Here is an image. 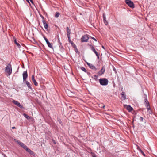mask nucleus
Masks as SVG:
<instances>
[{"mask_svg": "<svg viewBox=\"0 0 157 157\" xmlns=\"http://www.w3.org/2000/svg\"><path fill=\"white\" fill-rule=\"evenodd\" d=\"M5 71L7 73V76L10 75L12 72V68L11 64L10 63L7 65L5 68Z\"/></svg>", "mask_w": 157, "mask_h": 157, "instance_id": "nucleus-1", "label": "nucleus"}, {"mask_svg": "<svg viewBox=\"0 0 157 157\" xmlns=\"http://www.w3.org/2000/svg\"><path fill=\"white\" fill-rule=\"evenodd\" d=\"M99 80L100 84L103 86L107 85L109 82L108 80L105 78H100Z\"/></svg>", "mask_w": 157, "mask_h": 157, "instance_id": "nucleus-2", "label": "nucleus"}, {"mask_svg": "<svg viewBox=\"0 0 157 157\" xmlns=\"http://www.w3.org/2000/svg\"><path fill=\"white\" fill-rule=\"evenodd\" d=\"M125 2L128 6L132 8L134 7V4L133 2L130 0H125Z\"/></svg>", "mask_w": 157, "mask_h": 157, "instance_id": "nucleus-3", "label": "nucleus"}, {"mask_svg": "<svg viewBox=\"0 0 157 157\" xmlns=\"http://www.w3.org/2000/svg\"><path fill=\"white\" fill-rule=\"evenodd\" d=\"M89 37L87 35H84L81 38V41L82 42H87L88 40Z\"/></svg>", "mask_w": 157, "mask_h": 157, "instance_id": "nucleus-4", "label": "nucleus"}, {"mask_svg": "<svg viewBox=\"0 0 157 157\" xmlns=\"http://www.w3.org/2000/svg\"><path fill=\"white\" fill-rule=\"evenodd\" d=\"M16 141L17 143V144L20 145L21 147H22L23 148H24L25 150L26 149V148L28 147L25 145L24 143L21 142L20 141L18 140H16Z\"/></svg>", "mask_w": 157, "mask_h": 157, "instance_id": "nucleus-5", "label": "nucleus"}, {"mask_svg": "<svg viewBox=\"0 0 157 157\" xmlns=\"http://www.w3.org/2000/svg\"><path fill=\"white\" fill-rule=\"evenodd\" d=\"M105 71V66L102 67L101 70L98 72V74L99 75H102L104 73Z\"/></svg>", "mask_w": 157, "mask_h": 157, "instance_id": "nucleus-6", "label": "nucleus"}, {"mask_svg": "<svg viewBox=\"0 0 157 157\" xmlns=\"http://www.w3.org/2000/svg\"><path fill=\"white\" fill-rule=\"evenodd\" d=\"M12 102L14 104H15L16 105L19 107L21 108L23 107V106L21 105L20 103L16 101L13 100V101Z\"/></svg>", "mask_w": 157, "mask_h": 157, "instance_id": "nucleus-7", "label": "nucleus"}, {"mask_svg": "<svg viewBox=\"0 0 157 157\" xmlns=\"http://www.w3.org/2000/svg\"><path fill=\"white\" fill-rule=\"evenodd\" d=\"M42 18H43V20H42V22H43L44 27L45 29H48V24L46 23L44 19V17L43 16H42Z\"/></svg>", "mask_w": 157, "mask_h": 157, "instance_id": "nucleus-8", "label": "nucleus"}, {"mask_svg": "<svg viewBox=\"0 0 157 157\" xmlns=\"http://www.w3.org/2000/svg\"><path fill=\"white\" fill-rule=\"evenodd\" d=\"M44 38L45 40L46 43H47L48 46L52 48H53V47L51 44L49 42L48 40V39L45 36L44 37Z\"/></svg>", "mask_w": 157, "mask_h": 157, "instance_id": "nucleus-9", "label": "nucleus"}, {"mask_svg": "<svg viewBox=\"0 0 157 157\" xmlns=\"http://www.w3.org/2000/svg\"><path fill=\"white\" fill-rule=\"evenodd\" d=\"M27 77L28 74L27 71H24L23 73V80L24 81H25Z\"/></svg>", "mask_w": 157, "mask_h": 157, "instance_id": "nucleus-10", "label": "nucleus"}, {"mask_svg": "<svg viewBox=\"0 0 157 157\" xmlns=\"http://www.w3.org/2000/svg\"><path fill=\"white\" fill-rule=\"evenodd\" d=\"M124 106L125 107L128 111L129 112H131L132 111L133 109V108L129 105H125Z\"/></svg>", "mask_w": 157, "mask_h": 157, "instance_id": "nucleus-11", "label": "nucleus"}, {"mask_svg": "<svg viewBox=\"0 0 157 157\" xmlns=\"http://www.w3.org/2000/svg\"><path fill=\"white\" fill-rule=\"evenodd\" d=\"M32 80L35 85L36 86H37L38 84L35 79L34 76L33 75H32Z\"/></svg>", "mask_w": 157, "mask_h": 157, "instance_id": "nucleus-12", "label": "nucleus"}, {"mask_svg": "<svg viewBox=\"0 0 157 157\" xmlns=\"http://www.w3.org/2000/svg\"><path fill=\"white\" fill-rule=\"evenodd\" d=\"M103 19L104 22L105 23V25H107L108 24V22L106 20V17L105 16L104 13L103 15Z\"/></svg>", "mask_w": 157, "mask_h": 157, "instance_id": "nucleus-13", "label": "nucleus"}, {"mask_svg": "<svg viewBox=\"0 0 157 157\" xmlns=\"http://www.w3.org/2000/svg\"><path fill=\"white\" fill-rule=\"evenodd\" d=\"M25 150L31 155L33 156L35 155L33 151H31L30 149L28 148V147H27Z\"/></svg>", "mask_w": 157, "mask_h": 157, "instance_id": "nucleus-14", "label": "nucleus"}, {"mask_svg": "<svg viewBox=\"0 0 157 157\" xmlns=\"http://www.w3.org/2000/svg\"><path fill=\"white\" fill-rule=\"evenodd\" d=\"M87 64L89 66L90 68L92 69H96L95 67L92 64L88 62H87Z\"/></svg>", "mask_w": 157, "mask_h": 157, "instance_id": "nucleus-15", "label": "nucleus"}, {"mask_svg": "<svg viewBox=\"0 0 157 157\" xmlns=\"http://www.w3.org/2000/svg\"><path fill=\"white\" fill-rule=\"evenodd\" d=\"M67 37L70 36L71 30L68 27H67Z\"/></svg>", "mask_w": 157, "mask_h": 157, "instance_id": "nucleus-16", "label": "nucleus"}, {"mask_svg": "<svg viewBox=\"0 0 157 157\" xmlns=\"http://www.w3.org/2000/svg\"><path fill=\"white\" fill-rule=\"evenodd\" d=\"M144 102L145 105L146 107H148L149 106V103L147 98L144 99Z\"/></svg>", "mask_w": 157, "mask_h": 157, "instance_id": "nucleus-17", "label": "nucleus"}, {"mask_svg": "<svg viewBox=\"0 0 157 157\" xmlns=\"http://www.w3.org/2000/svg\"><path fill=\"white\" fill-rule=\"evenodd\" d=\"M25 84L27 85V87L31 89H32V88L31 87V85L27 81H25Z\"/></svg>", "mask_w": 157, "mask_h": 157, "instance_id": "nucleus-18", "label": "nucleus"}, {"mask_svg": "<svg viewBox=\"0 0 157 157\" xmlns=\"http://www.w3.org/2000/svg\"><path fill=\"white\" fill-rule=\"evenodd\" d=\"M14 43L17 46L18 48H21V45H20V44H19V43L17 42V40L16 39H14Z\"/></svg>", "mask_w": 157, "mask_h": 157, "instance_id": "nucleus-19", "label": "nucleus"}, {"mask_svg": "<svg viewBox=\"0 0 157 157\" xmlns=\"http://www.w3.org/2000/svg\"><path fill=\"white\" fill-rule=\"evenodd\" d=\"M121 95L122 96L121 97L123 98V100H125L126 99V96L125 95V92H122L121 93Z\"/></svg>", "mask_w": 157, "mask_h": 157, "instance_id": "nucleus-20", "label": "nucleus"}, {"mask_svg": "<svg viewBox=\"0 0 157 157\" xmlns=\"http://www.w3.org/2000/svg\"><path fill=\"white\" fill-rule=\"evenodd\" d=\"M23 116L28 120H29L32 118V117L29 116L28 115L25 113L23 114Z\"/></svg>", "mask_w": 157, "mask_h": 157, "instance_id": "nucleus-21", "label": "nucleus"}, {"mask_svg": "<svg viewBox=\"0 0 157 157\" xmlns=\"http://www.w3.org/2000/svg\"><path fill=\"white\" fill-rule=\"evenodd\" d=\"M137 149L143 154L144 156H145V155L144 152L142 151L140 148L138 146H137Z\"/></svg>", "mask_w": 157, "mask_h": 157, "instance_id": "nucleus-22", "label": "nucleus"}, {"mask_svg": "<svg viewBox=\"0 0 157 157\" xmlns=\"http://www.w3.org/2000/svg\"><path fill=\"white\" fill-rule=\"evenodd\" d=\"M96 55V56L97 57L98 59H99V54H98V52L96 51V50L95 49L94 51H93Z\"/></svg>", "mask_w": 157, "mask_h": 157, "instance_id": "nucleus-23", "label": "nucleus"}, {"mask_svg": "<svg viewBox=\"0 0 157 157\" xmlns=\"http://www.w3.org/2000/svg\"><path fill=\"white\" fill-rule=\"evenodd\" d=\"M147 110L148 112H149V114L151 113V111L150 108V106L148 107H147Z\"/></svg>", "mask_w": 157, "mask_h": 157, "instance_id": "nucleus-24", "label": "nucleus"}, {"mask_svg": "<svg viewBox=\"0 0 157 157\" xmlns=\"http://www.w3.org/2000/svg\"><path fill=\"white\" fill-rule=\"evenodd\" d=\"M68 40L69 42L72 45H73L74 44V43L71 41V40L70 39V36L68 37Z\"/></svg>", "mask_w": 157, "mask_h": 157, "instance_id": "nucleus-25", "label": "nucleus"}, {"mask_svg": "<svg viewBox=\"0 0 157 157\" xmlns=\"http://www.w3.org/2000/svg\"><path fill=\"white\" fill-rule=\"evenodd\" d=\"M81 69L84 72H87V70H86V69H85V68H84V67H81Z\"/></svg>", "mask_w": 157, "mask_h": 157, "instance_id": "nucleus-26", "label": "nucleus"}, {"mask_svg": "<svg viewBox=\"0 0 157 157\" xmlns=\"http://www.w3.org/2000/svg\"><path fill=\"white\" fill-rule=\"evenodd\" d=\"M60 15L59 13L58 12H56L55 14V17L56 18L58 17Z\"/></svg>", "mask_w": 157, "mask_h": 157, "instance_id": "nucleus-27", "label": "nucleus"}, {"mask_svg": "<svg viewBox=\"0 0 157 157\" xmlns=\"http://www.w3.org/2000/svg\"><path fill=\"white\" fill-rule=\"evenodd\" d=\"M91 154L92 157H97L96 154L94 153L91 152Z\"/></svg>", "mask_w": 157, "mask_h": 157, "instance_id": "nucleus-28", "label": "nucleus"}, {"mask_svg": "<svg viewBox=\"0 0 157 157\" xmlns=\"http://www.w3.org/2000/svg\"><path fill=\"white\" fill-rule=\"evenodd\" d=\"M58 42H59V46L60 47H63L62 46V43L61 42H60V40H59V39H58Z\"/></svg>", "mask_w": 157, "mask_h": 157, "instance_id": "nucleus-29", "label": "nucleus"}, {"mask_svg": "<svg viewBox=\"0 0 157 157\" xmlns=\"http://www.w3.org/2000/svg\"><path fill=\"white\" fill-rule=\"evenodd\" d=\"M90 46L91 49L93 51L95 49L93 46L92 45H90Z\"/></svg>", "mask_w": 157, "mask_h": 157, "instance_id": "nucleus-30", "label": "nucleus"}, {"mask_svg": "<svg viewBox=\"0 0 157 157\" xmlns=\"http://www.w3.org/2000/svg\"><path fill=\"white\" fill-rule=\"evenodd\" d=\"M139 119L140 121H142L143 120V118L142 117H140Z\"/></svg>", "mask_w": 157, "mask_h": 157, "instance_id": "nucleus-31", "label": "nucleus"}, {"mask_svg": "<svg viewBox=\"0 0 157 157\" xmlns=\"http://www.w3.org/2000/svg\"><path fill=\"white\" fill-rule=\"evenodd\" d=\"M91 38L92 39L94 40H95V41H97V40H96V39L95 38H94L93 37H91Z\"/></svg>", "mask_w": 157, "mask_h": 157, "instance_id": "nucleus-32", "label": "nucleus"}, {"mask_svg": "<svg viewBox=\"0 0 157 157\" xmlns=\"http://www.w3.org/2000/svg\"><path fill=\"white\" fill-rule=\"evenodd\" d=\"M29 1L32 4H33V0H29Z\"/></svg>", "mask_w": 157, "mask_h": 157, "instance_id": "nucleus-33", "label": "nucleus"}, {"mask_svg": "<svg viewBox=\"0 0 157 157\" xmlns=\"http://www.w3.org/2000/svg\"><path fill=\"white\" fill-rule=\"evenodd\" d=\"M102 48H103L104 49H105V48H104V47L103 46H102Z\"/></svg>", "mask_w": 157, "mask_h": 157, "instance_id": "nucleus-34", "label": "nucleus"}, {"mask_svg": "<svg viewBox=\"0 0 157 157\" xmlns=\"http://www.w3.org/2000/svg\"><path fill=\"white\" fill-rule=\"evenodd\" d=\"M26 1H27V2H28L29 3V0H26Z\"/></svg>", "mask_w": 157, "mask_h": 157, "instance_id": "nucleus-35", "label": "nucleus"}, {"mask_svg": "<svg viewBox=\"0 0 157 157\" xmlns=\"http://www.w3.org/2000/svg\"><path fill=\"white\" fill-rule=\"evenodd\" d=\"M105 107V105H103V106L101 107L102 108H104Z\"/></svg>", "mask_w": 157, "mask_h": 157, "instance_id": "nucleus-36", "label": "nucleus"}, {"mask_svg": "<svg viewBox=\"0 0 157 157\" xmlns=\"http://www.w3.org/2000/svg\"><path fill=\"white\" fill-rule=\"evenodd\" d=\"M16 128L15 127H13L12 128V129H14V128Z\"/></svg>", "mask_w": 157, "mask_h": 157, "instance_id": "nucleus-37", "label": "nucleus"}]
</instances>
